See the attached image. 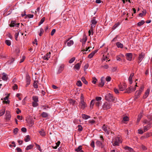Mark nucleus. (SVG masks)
Segmentation results:
<instances>
[{
  "label": "nucleus",
  "instance_id": "f257e3e1",
  "mask_svg": "<svg viewBox=\"0 0 152 152\" xmlns=\"http://www.w3.org/2000/svg\"><path fill=\"white\" fill-rule=\"evenodd\" d=\"M143 123L144 126V130L146 132L149 130L152 127V123L148 121L147 120H144L143 121Z\"/></svg>",
  "mask_w": 152,
  "mask_h": 152
},
{
  "label": "nucleus",
  "instance_id": "f03ea898",
  "mask_svg": "<svg viewBox=\"0 0 152 152\" xmlns=\"http://www.w3.org/2000/svg\"><path fill=\"white\" fill-rule=\"evenodd\" d=\"M80 108L84 110L86 107L87 104L84 100V97L82 94L80 97V101L79 104Z\"/></svg>",
  "mask_w": 152,
  "mask_h": 152
},
{
  "label": "nucleus",
  "instance_id": "7ed1b4c3",
  "mask_svg": "<svg viewBox=\"0 0 152 152\" xmlns=\"http://www.w3.org/2000/svg\"><path fill=\"white\" fill-rule=\"evenodd\" d=\"M105 99L106 100L110 102H113L115 100V98L113 97L112 94L110 93H109L106 95Z\"/></svg>",
  "mask_w": 152,
  "mask_h": 152
},
{
  "label": "nucleus",
  "instance_id": "20e7f679",
  "mask_svg": "<svg viewBox=\"0 0 152 152\" xmlns=\"http://www.w3.org/2000/svg\"><path fill=\"white\" fill-rule=\"evenodd\" d=\"M112 105V103L109 102H105L102 105V108L104 110H106L110 108Z\"/></svg>",
  "mask_w": 152,
  "mask_h": 152
},
{
  "label": "nucleus",
  "instance_id": "39448f33",
  "mask_svg": "<svg viewBox=\"0 0 152 152\" xmlns=\"http://www.w3.org/2000/svg\"><path fill=\"white\" fill-rule=\"evenodd\" d=\"M144 87L142 86L140 88L139 91H136L134 96V99H137L139 97Z\"/></svg>",
  "mask_w": 152,
  "mask_h": 152
},
{
  "label": "nucleus",
  "instance_id": "423d86ee",
  "mask_svg": "<svg viewBox=\"0 0 152 152\" xmlns=\"http://www.w3.org/2000/svg\"><path fill=\"white\" fill-rule=\"evenodd\" d=\"M113 141L114 142L113 144L114 146H118L119 144L122 142L121 138L119 137H116L115 138V140H114Z\"/></svg>",
  "mask_w": 152,
  "mask_h": 152
},
{
  "label": "nucleus",
  "instance_id": "0eeeda50",
  "mask_svg": "<svg viewBox=\"0 0 152 152\" xmlns=\"http://www.w3.org/2000/svg\"><path fill=\"white\" fill-rule=\"evenodd\" d=\"M100 138H101V141H97L96 142V144L99 147H101V148H102V142L103 141V137L102 136H100Z\"/></svg>",
  "mask_w": 152,
  "mask_h": 152
},
{
  "label": "nucleus",
  "instance_id": "6e6552de",
  "mask_svg": "<svg viewBox=\"0 0 152 152\" xmlns=\"http://www.w3.org/2000/svg\"><path fill=\"white\" fill-rule=\"evenodd\" d=\"M144 54L143 53H142L139 54V57L138 58V62L139 64L142 60L144 58Z\"/></svg>",
  "mask_w": 152,
  "mask_h": 152
},
{
  "label": "nucleus",
  "instance_id": "1a4fd4ad",
  "mask_svg": "<svg viewBox=\"0 0 152 152\" xmlns=\"http://www.w3.org/2000/svg\"><path fill=\"white\" fill-rule=\"evenodd\" d=\"M102 129L107 134H108L110 133V131L108 130L107 126L104 124L102 127Z\"/></svg>",
  "mask_w": 152,
  "mask_h": 152
},
{
  "label": "nucleus",
  "instance_id": "9d476101",
  "mask_svg": "<svg viewBox=\"0 0 152 152\" xmlns=\"http://www.w3.org/2000/svg\"><path fill=\"white\" fill-rule=\"evenodd\" d=\"M104 77H102L101 78V81L99 83L98 85L99 87H102L104 86Z\"/></svg>",
  "mask_w": 152,
  "mask_h": 152
},
{
  "label": "nucleus",
  "instance_id": "9b49d317",
  "mask_svg": "<svg viewBox=\"0 0 152 152\" xmlns=\"http://www.w3.org/2000/svg\"><path fill=\"white\" fill-rule=\"evenodd\" d=\"M71 38H68L66 40V42H67V45L68 46H70L71 45H73L74 44V42L72 40H69Z\"/></svg>",
  "mask_w": 152,
  "mask_h": 152
},
{
  "label": "nucleus",
  "instance_id": "f8f14e48",
  "mask_svg": "<svg viewBox=\"0 0 152 152\" xmlns=\"http://www.w3.org/2000/svg\"><path fill=\"white\" fill-rule=\"evenodd\" d=\"M50 52L47 53L43 57V59L45 60H48L50 57Z\"/></svg>",
  "mask_w": 152,
  "mask_h": 152
},
{
  "label": "nucleus",
  "instance_id": "ddd939ff",
  "mask_svg": "<svg viewBox=\"0 0 152 152\" xmlns=\"http://www.w3.org/2000/svg\"><path fill=\"white\" fill-rule=\"evenodd\" d=\"M150 91V89L148 88L147 90L145 92V93L144 95H143V99H145L148 97V95L149 94Z\"/></svg>",
  "mask_w": 152,
  "mask_h": 152
},
{
  "label": "nucleus",
  "instance_id": "4468645a",
  "mask_svg": "<svg viewBox=\"0 0 152 152\" xmlns=\"http://www.w3.org/2000/svg\"><path fill=\"white\" fill-rule=\"evenodd\" d=\"M80 66V63H77L74 66L73 68L75 70L78 71Z\"/></svg>",
  "mask_w": 152,
  "mask_h": 152
},
{
  "label": "nucleus",
  "instance_id": "2eb2a0df",
  "mask_svg": "<svg viewBox=\"0 0 152 152\" xmlns=\"http://www.w3.org/2000/svg\"><path fill=\"white\" fill-rule=\"evenodd\" d=\"M6 118L7 120H9L11 118V115L10 111H6Z\"/></svg>",
  "mask_w": 152,
  "mask_h": 152
},
{
  "label": "nucleus",
  "instance_id": "dca6fc26",
  "mask_svg": "<svg viewBox=\"0 0 152 152\" xmlns=\"http://www.w3.org/2000/svg\"><path fill=\"white\" fill-rule=\"evenodd\" d=\"M39 133L40 135L43 137H44L46 135L45 132L43 129H41L40 130H39Z\"/></svg>",
  "mask_w": 152,
  "mask_h": 152
},
{
  "label": "nucleus",
  "instance_id": "f3484780",
  "mask_svg": "<svg viewBox=\"0 0 152 152\" xmlns=\"http://www.w3.org/2000/svg\"><path fill=\"white\" fill-rule=\"evenodd\" d=\"M126 56L127 59L129 61H131L132 60V54L131 53H127L126 54Z\"/></svg>",
  "mask_w": 152,
  "mask_h": 152
},
{
  "label": "nucleus",
  "instance_id": "a211bd4d",
  "mask_svg": "<svg viewBox=\"0 0 152 152\" xmlns=\"http://www.w3.org/2000/svg\"><path fill=\"white\" fill-rule=\"evenodd\" d=\"M19 25V23L16 24V22L14 21H12L11 23V24L10 25V27H14L16 25L17 27H18Z\"/></svg>",
  "mask_w": 152,
  "mask_h": 152
},
{
  "label": "nucleus",
  "instance_id": "6ab92c4d",
  "mask_svg": "<svg viewBox=\"0 0 152 152\" xmlns=\"http://www.w3.org/2000/svg\"><path fill=\"white\" fill-rule=\"evenodd\" d=\"M64 64H61L59 67L58 70V73H61L62 71L63 70L64 68Z\"/></svg>",
  "mask_w": 152,
  "mask_h": 152
},
{
  "label": "nucleus",
  "instance_id": "aec40b11",
  "mask_svg": "<svg viewBox=\"0 0 152 152\" xmlns=\"http://www.w3.org/2000/svg\"><path fill=\"white\" fill-rule=\"evenodd\" d=\"M97 50H95L92 52V53L88 56V58H91L94 56V54L97 52Z\"/></svg>",
  "mask_w": 152,
  "mask_h": 152
},
{
  "label": "nucleus",
  "instance_id": "412c9836",
  "mask_svg": "<svg viewBox=\"0 0 152 152\" xmlns=\"http://www.w3.org/2000/svg\"><path fill=\"white\" fill-rule=\"evenodd\" d=\"M119 90L121 91H123L126 88V86L124 85H119L118 86Z\"/></svg>",
  "mask_w": 152,
  "mask_h": 152
},
{
  "label": "nucleus",
  "instance_id": "4be33fe9",
  "mask_svg": "<svg viewBox=\"0 0 152 152\" xmlns=\"http://www.w3.org/2000/svg\"><path fill=\"white\" fill-rule=\"evenodd\" d=\"M82 146L80 145L77 148L75 149V151L77 152H83V151L82 150Z\"/></svg>",
  "mask_w": 152,
  "mask_h": 152
},
{
  "label": "nucleus",
  "instance_id": "5701e85b",
  "mask_svg": "<svg viewBox=\"0 0 152 152\" xmlns=\"http://www.w3.org/2000/svg\"><path fill=\"white\" fill-rule=\"evenodd\" d=\"M2 75L3 76L2 77V80L4 81L7 80V75L4 73H3L2 74Z\"/></svg>",
  "mask_w": 152,
  "mask_h": 152
},
{
  "label": "nucleus",
  "instance_id": "b1692460",
  "mask_svg": "<svg viewBox=\"0 0 152 152\" xmlns=\"http://www.w3.org/2000/svg\"><path fill=\"white\" fill-rule=\"evenodd\" d=\"M124 148L126 150H128L130 152H134V150L132 148L127 146L125 147Z\"/></svg>",
  "mask_w": 152,
  "mask_h": 152
},
{
  "label": "nucleus",
  "instance_id": "393cba45",
  "mask_svg": "<svg viewBox=\"0 0 152 152\" xmlns=\"http://www.w3.org/2000/svg\"><path fill=\"white\" fill-rule=\"evenodd\" d=\"M116 45L118 48H123V45L120 42H118L116 43Z\"/></svg>",
  "mask_w": 152,
  "mask_h": 152
},
{
  "label": "nucleus",
  "instance_id": "a878e982",
  "mask_svg": "<svg viewBox=\"0 0 152 152\" xmlns=\"http://www.w3.org/2000/svg\"><path fill=\"white\" fill-rule=\"evenodd\" d=\"M109 55L108 54H107V55H104L103 56V58L102 60V61H104L107 60L108 58Z\"/></svg>",
  "mask_w": 152,
  "mask_h": 152
},
{
  "label": "nucleus",
  "instance_id": "bb28decb",
  "mask_svg": "<svg viewBox=\"0 0 152 152\" xmlns=\"http://www.w3.org/2000/svg\"><path fill=\"white\" fill-rule=\"evenodd\" d=\"M95 102V99H92L91 102L90 108L91 109L93 108V106L94 104V103Z\"/></svg>",
  "mask_w": 152,
  "mask_h": 152
},
{
  "label": "nucleus",
  "instance_id": "cd10ccee",
  "mask_svg": "<svg viewBox=\"0 0 152 152\" xmlns=\"http://www.w3.org/2000/svg\"><path fill=\"white\" fill-rule=\"evenodd\" d=\"M82 115L83 118L85 120H86L88 118H90V116L86 115V114H82Z\"/></svg>",
  "mask_w": 152,
  "mask_h": 152
},
{
  "label": "nucleus",
  "instance_id": "c85d7f7f",
  "mask_svg": "<svg viewBox=\"0 0 152 152\" xmlns=\"http://www.w3.org/2000/svg\"><path fill=\"white\" fill-rule=\"evenodd\" d=\"M26 87H27L29 85L30 83V80L29 77H27L26 78Z\"/></svg>",
  "mask_w": 152,
  "mask_h": 152
},
{
  "label": "nucleus",
  "instance_id": "c756f323",
  "mask_svg": "<svg viewBox=\"0 0 152 152\" xmlns=\"http://www.w3.org/2000/svg\"><path fill=\"white\" fill-rule=\"evenodd\" d=\"M34 147V145H33L31 144L27 146L26 149L27 150H28L30 149H31L33 148Z\"/></svg>",
  "mask_w": 152,
  "mask_h": 152
},
{
  "label": "nucleus",
  "instance_id": "7c9ffc66",
  "mask_svg": "<svg viewBox=\"0 0 152 152\" xmlns=\"http://www.w3.org/2000/svg\"><path fill=\"white\" fill-rule=\"evenodd\" d=\"M41 115L43 118H46L48 116V114L46 112H43L42 113Z\"/></svg>",
  "mask_w": 152,
  "mask_h": 152
},
{
  "label": "nucleus",
  "instance_id": "2f4dec72",
  "mask_svg": "<svg viewBox=\"0 0 152 152\" xmlns=\"http://www.w3.org/2000/svg\"><path fill=\"white\" fill-rule=\"evenodd\" d=\"M32 99L34 102H38V98L37 96H33L32 97Z\"/></svg>",
  "mask_w": 152,
  "mask_h": 152
},
{
  "label": "nucleus",
  "instance_id": "473e14b6",
  "mask_svg": "<svg viewBox=\"0 0 152 152\" xmlns=\"http://www.w3.org/2000/svg\"><path fill=\"white\" fill-rule=\"evenodd\" d=\"M38 82L37 81H34L33 85V86L35 88H38L37 83Z\"/></svg>",
  "mask_w": 152,
  "mask_h": 152
},
{
  "label": "nucleus",
  "instance_id": "72a5a7b5",
  "mask_svg": "<svg viewBox=\"0 0 152 152\" xmlns=\"http://www.w3.org/2000/svg\"><path fill=\"white\" fill-rule=\"evenodd\" d=\"M30 140V136L29 135H28L26 136L25 139L24 141L26 142H27Z\"/></svg>",
  "mask_w": 152,
  "mask_h": 152
},
{
  "label": "nucleus",
  "instance_id": "f704fd0d",
  "mask_svg": "<svg viewBox=\"0 0 152 152\" xmlns=\"http://www.w3.org/2000/svg\"><path fill=\"white\" fill-rule=\"evenodd\" d=\"M142 116V114H140L138 116V117L137 118V123H138L140 121L141 119V118Z\"/></svg>",
  "mask_w": 152,
  "mask_h": 152
},
{
  "label": "nucleus",
  "instance_id": "c9c22d12",
  "mask_svg": "<svg viewBox=\"0 0 152 152\" xmlns=\"http://www.w3.org/2000/svg\"><path fill=\"white\" fill-rule=\"evenodd\" d=\"M145 23V22L143 20H142L140 22L137 23V26H141L143 25Z\"/></svg>",
  "mask_w": 152,
  "mask_h": 152
},
{
  "label": "nucleus",
  "instance_id": "e433bc0d",
  "mask_svg": "<svg viewBox=\"0 0 152 152\" xmlns=\"http://www.w3.org/2000/svg\"><path fill=\"white\" fill-rule=\"evenodd\" d=\"M81 80L83 81V82L86 84H88V82L86 80L85 78L84 77H82L81 78Z\"/></svg>",
  "mask_w": 152,
  "mask_h": 152
},
{
  "label": "nucleus",
  "instance_id": "4c0bfd02",
  "mask_svg": "<svg viewBox=\"0 0 152 152\" xmlns=\"http://www.w3.org/2000/svg\"><path fill=\"white\" fill-rule=\"evenodd\" d=\"M124 56L122 54H120L116 57V59L117 61H121V57H123Z\"/></svg>",
  "mask_w": 152,
  "mask_h": 152
},
{
  "label": "nucleus",
  "instance_id": "58836bf2",
  "mask_svg": "<svg viewBox=\"0 0 152 152\" xmlns=\"http://www.w3.org/2000/svg\"><path fill=\"white\" fill-rule=\"evenodd\" d=\"M5 43L8 46H10L11 45V42L10 40H6Z\"/></svg>",
  "mask_w": 152,
  "mask_h": 152
},
{
  "label": "nucleus",
  "instance_id": "ea45409f",
  "mask_svg": "<svg viewBox=\"0 0 152 152\" xmlns=\"http://www.w3.org/2000/svg\"><path fill=\"white\" fill-rule=\"evenodd\" d=\"M95 25H95V24H91V27L90 29H91V31L92 32V35H93V30H94L93 28L95 27Z\"/></svg>",
  "mask_w": 152,
  "mask_h": 152
},
{
  "label": "nucleus",
  "instance_id": "a19ab883",
  "mask_svg": "<svg viewBox=\"0 0 152 152\" xmlns=\"http://www.w3.org/2000/svg\"><path fill=\"white\" fill-rule=\"evenodd\" d=\"M37 102H33L32 103V106L34 107H37L38 104Z\"/></svg>",
  "mask_w": 152,
  "mask_h": 152
},
{
  "label": "nucleus",
  "instance_id": "79ce46f5",
  "mask_svg": "<svg viewBox=\"0 0 152 152\" xmlns=\"http://www.w3.org/2000/svg\"><path fill=\"white\" fill-rule=\"evenodd\" d=\"M5 110L4 109H2L0 110V116H1L3 115L5 113Z\"/></svg>",
  "mask_w": 152,
  "mask_h": 152
},
{
  "label": "nucleus",
  "instance_id": "37998d69",
  "mask_svg": "<svg viewBox=\"0 0 152 152\" xmlns=\"http://www.w3.org/2000/svg\"><path fill=\"white\" fill-rule=\"evenodd\" d=\"M44 21H45V18L43 17L42 18L40 22L39 23V24H38L40 26L41 24L43 23L44 22Z\"/></svg>",
  "mask_w": 152,
  "mask_h": 152
},
{
  "label": "nucleus",
  "instance_id": "c03bdc74",
  "mask_svg": "<svg viewBox=\"0 0 152 152\" xmlns=\"http://www.w3.org/2000/svg\"><path fill=\"white\" fill-rule=\"evenodd\" d=\"M76 85L78 86H81L82 85V83L79 80L77 82Z\"/></svg>",
  "mask_w": 152,
  "mask_h": 152
},
{
  "label": "nucleus",
  "instance_id": "a18cd8bd",
  "mask_svg": "<svg viewBox=\"0 0 152 152\" xmlns=\"http://www.w3.org/2000/svg\"><path fill=\"white\" fill-rule=\"evenodd\" d=\"M78 131L80 132L82 131L83 130V127L82 126L80 125H79L78 126Z\"/></svg>",
  "mask_w": 152,
  "mask_h": 152
},
{
  "label": "nucleus",
  "instance_id": "49530a36",
  "mask_svg": "<svg viewBox=\"0 0 152 152\" xmlns=\"http://www.w3.org/2000/svg\"><path fill=\"white\" fill-rule=\"evenodd\" d=\"M102 99V97L100 96H96V97L95 101H96L98 102H99V101L101 100Z\"/></svg>",
  "mask_w": 152,
  "mask_h": 152
},
{
  "label": "nucleus",
  "instance_id": "de8ad7c7",
  "mask_svg": "<svg viewBox=\"0 0 152 152\" xmlns=\"http://www.w3.org/2000/svg\"><path fill=\"white\" fill-rule=\"evenodd\" d=\"M97 81V80L95 77H93V80L92 81V83H93L95 84Z\"/></svg>",
  "mask_w": 152,
  "mask_h": 152
},
{
  "label": "nucleus",
  "instance_id": "09e8293b",
  "mask_svg": "<svg viewBox=\"0 0 152 152\" xmlns=\"http://www.w3.org/2000/svg\"><path fill=\"white\" fill-rule=\"evenodd\" d=\"M44 32V30L42 28H41L40 29V32L39 33V35L40 36H42V34H43Z\"/></svg>",
  "mask_w": 152,
  "mask_h": 152
},
{
  "label": "nucleus",
  "instance_id": "8fccbe9b",
  "mask_svg": "<svg viewBox=\"0 0 152 152\" xmlns=\"http://www.w3.org/2000/svg\"><path fill=\"white\" fill-rule=\"evenodd\" d=\"M75 58L73 57L69 61V63H73L75 60Z\"/></svg>",
  "mask_w": 152,
  "mask_h": 152
},
{
  "label": "nucleus",
  "instance_id": "3c124183",
  "mask_svg": "<svg viewBox=\"0 0 152 152\" xmlns=\"http://www.w3.org/2000/svg\"><path fill=\"white\" fill-rule=\"evenodd\" d=\"M91 24H94L96 25L97 23L96 21V20L94 18H93L91 20Z\"/></svg>",
  "mask_w": 152,
  "mask_h": 152
},
{
  "label": "nucleus",
  "instance_id": "603ef678",
  "mask_svg": "<svg viewBox=\"0 0 152 152\" xmlns=\"http://www.w3.org/2000/svg\"><path fill=\"white\" fill-rule=\"evenodd\" d=\"M111 78L109 76H107L106 78V80L108 82L111 80Z\"/></svg>",
  "mask_w": 152,
  "mask_h": 152
},
{
  "label": "nucleus",
  "instance_id": "864d4df0",
  "mask_svg": "<svg viewBox=\"0 0 152 152\" xmlns=\"http://www.w3.org/2000/svg\"><path fill=\"white\" fill-rule=\"evenodd\" d=\"M36 145L38 150L40 151H42V149H41L40 146L37 144H36Z\"/></svg>",
  "mask_w": 152,
  "mask_h": 152
},
{
  "label": "nucleus",
  "instance_id": "5fc2aeb1",
  "mask_svg": "<svg viewBox=\"0 0 152 152\" xmlns=\"http://www.w3.org/2000/svg\"><path fill=\"white\" fill-rule=\"evenodd\" d=\"M87 38L86 37H84V38H83V39H82V40H81L80 41L82 42V41H83L84 42V44H85V43L86 42L87 40Z\"/></svg>",
  "mask_w": 152,
  "mask_h": 152
},
{
  "label": "nucleus",
  "instance_id": "6e6d98bb",
  "mask_svg": "<svg viewBox=\"0 0 152 152\" xmlns=\"http://www.w3.org/2000/svg\"><path fill=\"white\" fill-rule=\"evenodd\" d=\"M18 131V129L17 128H15L13 130V132L15 134H16Z\"/></svg>",
  "mask_w": 152,
  "mask_h": 152
},
{
  "label": "nucleus",
  "instance_id": "4d7b16f0",
  "mask_svg": "<svg viewBox=\"0 0 152 152\" xmlns=\"http://www.w3.org/2000/svg\"><path fill=\"white\" fill-rule=\"evenodd\" d=\"M18 35H19V33L18 32L16 33L15 34V38L16 40H17V38H18Z\"/></svg>",
  "mask_w": 152,
  "mask_h": 152
},
{
  "label": "nucleus",
  "instance_id": "13d9d810",
  "mask_svg": "<svg viewBox=\"0 0 152 152\" xmlns=\"http://www.w3.org/2000/svg\"><path fill=\"white\" fill-rule=\"evenodd\" d=\"M56 32V30L55 29H53L51 33V35L53 36Z\"/></svg>",
  "mask_w": 152,
  "mask_h": 152
},
{
  "label": "nucleus",
  "instance_id": "bf43d9fd",
  "mask_svg": "<svg viewBox=\"0 0 152 152\" xmlns=\"http://www.w3.org/2000/svg\"><path fill=\"white\" fill-rule=\"evenodd\" d=\"M26 16L28 17L29 18H31L33 17L34 15L33 14H28Z\"/></svg>",
  "mask_w": 152,
  "mask_h": 152
},
{
  "label": "nucleus",
  "instance_id": "052dcab7",
  "mask_svg": "<svg viewBox=\"0 0 152 152\" xmlns=\"http://www.w3.org/2000/svg\"><path fill=\"white\" fill-rule=\"evenodd\" d=\"M123 120L125 121H127L129 120V118L127 116H125L123 118Z\"/></svg>",
  "mask_w": 152,
  "mask_h": 152
},
{
  "label": "nucleus",
  "instance_id": "680f3d73",
  "mask_svg": "<svg viewBox=\"0 0 152 152\" xmlns=\"http://www.w3.org/2000/svg\"><path fill=\"white\" fill-rule=\"evenodd\" d=\"M102 67H103L105 69H107L109 67V66L108 65L106 64L104 65V66H102Z\"/></svg>",
  "mask_w": 152,
  "mask_h": 152
},
{
  "label": "nucleus",
  "instance_id": "e2e57ef3",
  "mask_svg": "<svg viewBox=\"0 0 152 152\" xmlns=\"http://www.w3.org/2000/svg\"><path fill=\"white\" fill-rule=\"evenodd\" d=\"M141 148L143 150H145L147 149L146 147L143 145H141Z\"/></svg>",
  "mask_w": 152,
  "mask_h": 152
},
{
  "label": "nucleus",
  "instance_id": "0e129e2a",
  "mask_svg": "<svg viewBox=\"0 0 152 152\" xmlns=\"http://www.w3.org/2000/svg\"><path fill=\"white\" fill-rule=\"evenodd\" d=\"M13 88L14 90L17 89L18 86L16 84H15L14 86H13Z\"/></svg>",
  "mask_w": 152,
  "mask_h": 152
},
{
  "label": "nucleus",
  "instance_id": "69168bd1",
  "mask_svg": "<svg viewBox=\"0 0 152 152\" xmlns=\"http://www.w3.org/2000/svg\"><path fill=\"white\" fill-rule=\"evenodd\" d=\"M21 131L24 132H26L27 130L26 128L23 127L21 129Z\"/></svg>",
  "mask_w": 152,
  "mask_h": 152
},
{
  "label": "nucleus",
  "instance_id": "338daca9",
  "mask_svg": "<svg viewBox=\"0 0 152 152\" xmlns=\"http://www.w3.org/2000/svg\"><path fill=\"white\" fill-rule=\"evenodd\" d=\"M131 91H132V90H131V88H129V89H128L126 91V92L127 93H130L131 92Z\"/></svg>",
  "mask_w": 152,
  "mask_h": 152
},
{
  "label": "nucleus",
  "instance_id": "774afa93",
  "mask_svg": "<svg viewBox=\"0 0 152 152\" xmlns=\"http://www.w3.org/2000/svg\"><path fill=\"white\" fill-rule=\"evenodd\" d=\"M16 150L18 152H22L21 149L19 148H16Z\"/></svg>",
  "mask_w": 152,
  "mask_h": 152
}]
</instances>
